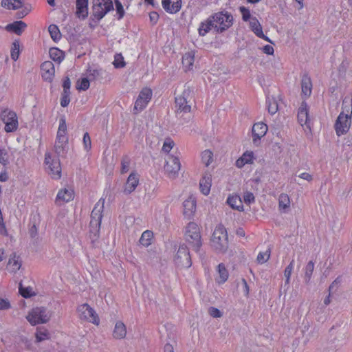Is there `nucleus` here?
<instances>
[{
	"instance_id": "nucleus-1",
	"label": "nucleus",
	"mask_w": 352,
	"mask_h": 352,
	"mask_svg": "<svg viewBox=\"0 0 352 352\" xmlns=\"http://www.w3.org/2000/svg\"><path fill=\"white\" fill-rule=\"evenodd\" d=\"M175 107L177 117H182L184 113H189L194 101V87L188 82L184 85V90L180 93L176 89Z\"/></svg>"
},
{
	"instance_id": "nucleus-2",
	"label": "nucleus",
	"mask_w": 352,
	"mask_h": 352,
	"mask_svg": "<svg viewBox=\"0 0 352 352\" xmlns=\"http://www.w3.org/2000/svg\"><path fill=\"white\" fill-rule=\"evenodd\" d=\"M185 240L190 247L198 252L202 245L200 229L195 222H190L186 227Z\"/></svg>"
},
{
	"instance_id": "nucleus-3",
	"label": "nucleus",
	"mask_w": 352,
	"mask_h": 352,
	"mask_svg": "<svg viewBox=\"0 0 352 352\" xmlns=\"http://www.w3.org/2000/svg\"><path fill=\"white\" fill-rule=\"evenodd\" d=\"M211 245L217 252H226L228 248V234L223 225L217 226L212 234Z\"/></svg>"
},
{
	"instance_id": "nucleus-4",
	"label": "nucleus",
	"mask_w": 352,
	"mask_h": 352,
	"mask_svg": "<svg viewBox=\"0 0 352 352\" xmlns=\"http://www.w3.org/2000/svg\"><path fill=\"white\" fill-rule=\"evenodd\" d=\"M104 204V199L102 198L100 199L91 213L90 232L96 237H98L99 235Z\"/></svg>"
},
{
	"instance_id": "nucleus-5",
	"label": "nucleus",
	"mask_w": 352,
	"mask_h": 352,
	"mask_svg": "<svg viewBox=\"0 0 352 352\" xmlns=\"http://www.w3.org/2000/svg\"><path fill=\"white\" fill-rule=\"evenodd\" d=\"M214 30L217 32H223L232 25L233 17L228 13L218 12L211 17Z\"/></svg>"
},
{
	"instance_id": "nucleus-6",
	"label": "nucleus",
	"mask_w": 352,
	"mask_h": 352,
	"mask_svg": "<svg viewBox=\"0 0 352 352\" xmlns=\"http://www.w3.org/2000/svg\"><path fill=\"white\" fill-rule=\"evenodd\" d=\"M113 9L112 0H93V15L98 20L102 19L107 12Z\"/></svg>"
},
{
	"instance_id": "nucleus-7",
	"label": "nucleus",
	"mask_w": 352,
	"mask_h": 352,
	"mask_svg": "<svg viewBox=\"0 0 352 352\" xmlns=\"http://www.w3.org/2000/svg\"><path fill=\"white\" fill-rule=\"evenodd\" d=\"M26 318L32 325H36L46 323L50 320V316L45 307H40L32 309Z\"/></svg>"
},
{
	"instance_id": "nucleus-8",
	"label": "nucleus",
	"mask_w": 352,
	"mask_h": 352,
	"mask_svg": "<svg viewBox=\"0 0 352 352\" xmlns=\"http://www.w3.org/2000/svg\"><path fill=\"white\" fill-rule=\"evenodd\" d=\"M45 164L47 166L49 174L51 175L53 178H60L61 167L58 158L52 157L50 153H46L45 155Z\"/></svg>"
},
{
	"instance_id": "nucleus-9",
	"label": "nucleus",
	"mask_w": 352,
	"mask_h": 352,
	"mask_svg": "<svg viewBox=\"0 0 352 352\" xmlns=\"http://www.w3.org/2000/svg\"><path fill=\"white\" fill-rule=\"evenodd\" d=\"M175 262L178 267L188 268L191 266V257L186 245L182 244L179 247L175 256Z\"/></svg>"
},
{
	"instance_id": "nucleus-10",
	"label": "nucleus",
	"mask_w": 352,
	"mask_h": 352,
	"mask_svg": "<svg viewBox=\"0 0 352 352\" xmlns=\"http://www.w3.org/2000/svg\"><path fill=\"white\" fill-rule=\"evenodd\" d=\"M1 118L5 124L6 132H13L17 129L18 120L15 112L8 109L3 110L1 113Z\"/></svg>"
},
{
	"instance_id": "nucleus-11",
	"label": "nucleus",
	"mask_w": 352,
	"mask_h": 352,
	"mask_svg": "<svg viewBox=\"0 0 352 352\" xmlns=\"http://www.w3.org/2000/svg\"><path fill=\"white\" fill-rule=\"evenodd\" d=\"M351 123V116L350 114L341 112L335 123V130L336 134L340 136L348 132Z\"/></svg>"
},
{
	"instance_id": "nucleus-12",
	"label": "nucleus",
	"mask_w": 352,
	"mask_h": 352,
	"mask_svg": "<svg viewBox=\"0 0 352 352\" xmlns=\"http://www.w3.org/2000/svg\"><path fill=\"white\" fill-rule=\"evenodd\" d=\"M152 90L149 88L145 87L141 90L135 102L133 108L134 113L142 111L147 106L152 98Z\"/></svg>"
},
{
	"instance_id": "nucleus-13",
	"label": "nucleus",
	"mask_w": 352,
	"mask_h": 352,
	"mask_svg": "<svg viewBox=\"0 0 352 352\" xmlns=\"http://www.w3.org/2000/svg\"><path fill=\"white\" fill-rule=\"evenodd\" d=\"M181 168V164L178 157L168 155L166 160L164 170L170 179H175Z\"/></svg>"
},
{
	"instance_id": "nucleus-14",
	"label": "nucleus",
	"mask_w": 352,
	"mask_h": 352,
	"mask_svg": "<svg viewBox=\"0 0 352 352\" xmlns=\"http://www.w3.org/2000/svg\"><path fill=\"white\" fill-rule=\"evenodd\" d=\"M79 317L94 324L99 323V318L95 311L88 304H82L78 307Z\"/></svg>"
},
{
	"instance_id": "nucleus-15",
	"label": "nucleus",
	"mask_w": 352,
	"mask_h": 352,
	"mask_svg": "<svg viewBox=\"0 0 352 352\" xmlns=\"http://www.w3.org/2000/svg\"><path fill=\"white\" fill-rule=\"evenodd\" d=\"M41 76L47 82H52L55 75L54 65L51 61H45L41 65Z\"/></svg>"
},
{
	"instance_id": "nucleus-16",
	"label": "nucleus",
	"mask_w": 352,
	"mask_h": 352,
	"mask_svg": "<svg viewBox=\"0 0 352 352\" xmlns=\"http://www.w3.org/2000/svg\"><path fill=\"white\" fill-rule=\"evenodd\" d=\"M267 131V126L263 122H258L252 126L253 142L256 144Z\"/></svg>"
},
{
	"instance_id": "nucleus-17",
	"label": "nucleus",
	"mask_w": 352,
	"mask_h": 352,
	"mask_svg": "<svg viewBox=\"0 0 352 352\" xmlns=\"http://www.w3.org/2000/svg\"><path fill=\"white\" fill-rule=\"evenodd\" d=\"M68 149V138H58L54 144V151L58 157H63Z\"/></svg>"
},
{
	"instance_id": "nucleus-18",
	"label": "nucleus",
	"mask_w": 352,
	"mask_h": 352,
	"mask_svg": "<svg viewBox=\"0 0 352 352\" xmlns=\"http://www.w3.org/2000/svg\"><path fill=\"white\" fill-rule=\"evenodd\" d=\"M184 215L190 219L194 214L196 210V200L195 198L190 197L183 203Z\"/></svg>"
},
{
	"instance_id": "nucleus-19",
	"label": "nucleus",
	"mask_w": 352,
	"mask_h": 352,
	"mask_svg": "<svg viewBox=\"0 0 352 352\" xmlns=\"http://www.w3.org/2000/svg\"><path fill=\"white\" fill-rule=\"evenodd\" d=\"M139 184V177L135 173H131L125 184V188L124 192L126 194H130L135 190V188Z\"/></svg>"
},
{
	"instance_id": "nucleus-20",
	"label": "nucleus",
	"mask_w": 352,
	"mask_h": 352,
	"mask_svg": "<svg viewBox=\"0 0 352 352\" xmlns=\"http://www.w3.org/2000/svg\"><path fill=\"white\" fill-rule=\"evenodd\" d=\"M74 197V192L72 189H61L57 194L56 201L58 204L62 203L68 202L72 200Z\"/></svg>"
},
{
	"instance_id": "nucleus-21",
	"label": "nucleus",
	"mask_w": 352,
	"mask_h": 352,
	"mask_svg": "<svg viewBox=\"0 0 352 352\" xmlns=\"http://www.w3.org/2000/svg\"><path fill=\"white\" fill-rule=\"evenodd\" d=\"M164 9L171 14L177 12L182 6L181 0H162Z\"/></svg>"
},
{
	"instance_id": "nucleus-22",
	"label": "nucleus",
	"mask_w": 352,
	"mask_h": 352,
	"mask_svg": "<svg viewBox=\"0 0 352 352\" xmlns=\"http://www.w3.org/2000/svg\"><path fill=\"white\" fill-rule=\"evenodd\" d=\"M298 120L300 125H306L309 122L307 104L302 102L298 111Z\"/></svg>"
},
{
	"instance_id": "nucleus-23",
	"label": "nucleus",
	"mask_w": 352,
	"mask_h": 352,
	"mask_svg": "<svg viewBox=\"0 0 352 352\" xmlns=\"http://www.w3.org/2000/svg\"><path fill=\"white\" fill-rule=\"evenodd\" d=\"M76 15L85 19L88 16V0H76Z\"/></svg>"
},
{
	"instance_id": "nucleus-24",
	"label": "nucleus",
	"mask_w": 352,
	"mask_h": 352,
	"mask_svg": "<svg viewBox=\"0 0 352 352\" xmlns=\"http://www.w3.org/2000/svg\"><path fill=\"white\" fill-rule=\"evenodd\" d=\"M228 204L234 210L238 211L243 210V205L240 196L237 195H230L227 199Z\"/></svg>"
},
{
	"instance_id": "nucleus-25",
	"label": "nucleus",
	"mask_w": 352,
	"mask_h": 352,
	"mask_svg": "<svg viewBox=\"0 0 352 352\" xmlns=\"http://www.w3.org/2000/svg\"><path fill=\"white\" fill-rule=\"evenodd\" d=\"M250 25L252 31L254 32V34L260 37L265 38V41L268 42H271L270 40L264 35L262 30V27L258 22V21L256 18H252L250 21Z\"/></svg>"
},
{
	"instance_id": "nucleus-26",
	"label": "nucleus",
	"mask_w": 352,
	"mask_h": 352,
	"mask_svg": "<svg viewBox=\"0 0 352 352\" xmlns=\"http://www.w3.org/2000/svg\"><path fill=\"white\" fill-rule=\"evenodd\" d=\"M126 334V328L125 324L121 322L118 321L114 327L113 336L116 339H122L125 338Z\"/></svg>"
},
{
	"instance_id": "nucleus-27",
	"label": "nucleus",
	"mask_w": 352,
	"mask_h": 352,
	"mask_svg": "<svg viewBox=\"0 0 352 352\" xmlns=\"http://www.w3.org/2000/svg\"><path fill=\"white\" fill-rule=\"evenodd\" d=\"M195 51L186 52L182 57V64L186 70H190L192 68L195 60Z\"/></svg>"
},
{
	"instance_id": "nucleus-28",
	"label": "nucleus",
	"mask_w": 352,
	"mask_h": 352,
	"mask_svg": "<svg viewBox=\"0 0 352 352\" xmlns=\"http://www.w3.org/2000/svg\"><path fill=\"white\" fill-rule=\"evenodd\" d=\"M302 92L306 96H309L311 93L312 84L311 78L307 74L303 75L301 80Z\"/></svg>"
},
{
	"instance_id": "nucleus-29",
	"label": "nucleus",
	"mask_w": 352,
	"mask_h": 352,
	"mask_svg": "<svg viewBox=\"0 0 352 352\" xmlns=\"http://www.w3.org/2000/svg\"><path fill=\"white\" fill-rule=\"evenodd\" d=\"M26 28V24L22 21H17L6 26V30L10 32L20 34Z\"/></svg>"
},
{
	"instance_id": "nucleus-30",
	"label": "nucleus",
	"mask_w": 352,
	"mask_h": 352,
	"mask_svg": "<svg viewBox=\"0 0 352 352\" xmlns=\"http://www.w3.org/2000/svg\"><path fill=\"white\" fill-rule=\"evenodd\" d=\"M290 206V199L287 194L282 193L278 197L279 210L283 212H286Z\"/></svg>"
},
{
	"instance_id": "nucleus-31",
	"label": "nucleus",
	"mask_w": 352,
	"mask_h": 352,
	"mask_svg": "<svg viewBox=\"0 0 352 352\" xmlns=\"http://www.w3.org/2000/svg\"><path fill=\"white\" fill-rule=\"evenodd\" d=\"M49 54L50 58L54 61L58 62V63H60L65 57L64 52L56 47H51L49 50Z\"/></svg>"
},
{
	"instance_id": "nucleus-32",
	"label": "nucleus",
	"mask_w": 352,
	"mask_h": 352,
	"mask_svg": "<svg viewBox=\"0 0 352 352\" xmlns=\"http://www.w3.org/2000/svg\"><path fill=\"white\" fill-rule=\"evenodd\" d=\"M199 186L201 192L205 195H208L211 187L210 175H205L200 181Z\"/></svg>"
},
{
	"instance_id": "nucleus-33",
	"label": "nucleus",
	"mask_w": 352,
	"mask_h": 352,
	"mask_svg": "<svg viewBox=\"0 0 352 352\" xmlns=\"http://www.w3.org/2000/svg\"><path fill=\"white\" fill-rule=\"evenodd\" d=\"M23 0H3L1 6L8 9L16 10L22 7Z\"/></svg>"
},
{
	"instance_id": "nucleus-34",
	"label": "nucleus",
	"mask_w": 352,
	"mask_h": 352,
	"mask_svg": "<svg viewBox=\"0 0 352 352\" xmlns=\"http://www.w3.org/2000/svg\"><path fill=\"white\" fill-rule=\"evenodd\" d=\"M217 267L219 276L217 278V280L219 283H223L227 280L228 278V270L223 263L219 264Z\"/></svg>"
},
{
	"instance_id": "nucleus-35",
	"label": "nucleus",
	"mask_w": 352,
	"mask_h": 352,
	"mask_svg": "<svg viewBox=\"0 0 352 352\" xmlns=\"http://www.w3.org/2000/svg\"><path fill=\"white\" fill-rule=\"evenodd\" d=\"M266 104L267 106L268 112L271 115H274L278 111V102L274 98L267 97L266 100Z\"/></svg>"
},
{
	"instance_id": "nucleus-36",
	"label": "nucleus",
	"mask_w": 352,
	"mask_h": 352,
	"mask_svg": "<svg viewBox=\"0 0 352 352\" xmlns=\"http://www.w3.org/2000/svg\"><path fill=\"white\" fill-rule=\"evenodd\" d=\"M152 237L153 232L150 230H146L142 234L139 242L143 246L148 247L151 244Z\"/></svg>"
},
{
	"instance_id": "nucleus-37",
	"label": "nucleus",
	"mask_w": 352,
	"mask_h": 352,
	"mask_svg": "<svg viewBox=\"0 0 352 352\" xmlns=\"http://www.w3.org/2000/svg\"><path fill=\"white\" fill-rule=\"evenodd\" d=\"M48 32L54 42L56 43L59 41L61 34L58 28L56 25H50L48 28Z\"/></svg>"
},
{
	"instance_id": "nucleus-38",
	"label": "nucleus",
	"mask_w": 352,
	"mask_h": 352,
	"mask_svg": "<svg viewBox=\"0 0 352 352\" xmlns=\"http://www.w3.org/2000/svg\"><path fill=\"white\" fill-rule=\"evenodd\" d=\"M214 28V25L210 17L206 22L202 23L199 28V33L200 35H205L211 28Z\"/></svg>"
},
{
	"instance_id": "nucleus-39",
	"label": "nucleus",
	"mask_w": 352,
	"mask_h": 352,
	"mask_svg": "<svg viewBox=\"0 0 352 352\" xmlns=\"http://www.w3.org/2000/svg\"><path fill=\"white\" fill-rule=\"evenodd\" d=\"M314 270V263L310 261L305 268V281L306 283H309L311 280V278Z\"/></svg>"
},
{
	"instance_id": "nucleus-40",
	"label": "nucleus",
	"mask_w": 352,
	"mask_h": 352,
	"mask_svg": "<svg viewBox=\"0 0 352 352\" xmlns=\"http://www.w3.org/2000/svg\"><path fill=\"white\" fill-rule=\"evenodd\" d=\"M345 113L352 115V96L345 97L342 101V111Z\"/></svg>"
},
{
	"instance_id": "nucleus-41",
	"label": "nucleus",
	"mask_w": 352,
	"mask_h": 352,
	"mask_svg": "<svg viewBox=\"0 0 352 352\" xmlns=\"http://www.w3.org/2000/svg\"><path fill=\"white\" fill-rule=\"evenodd\" d=\"M213 153L210 150H205L201 153V161L206 165L208 166L212 162Z\"/></svg>"
},
{
	"instance_id": "nucleus-42",
	"label": "nucleus",
	"mask_w": 352,
	"mask_h": 352,
	"mask_svg": "<svg viewBox=\"0 0 352 352\" xmlns=\"http://www.w3.org/2000/svg\"><path fill=\"white\" fill-rule=\"evenodd\" d=\"M19 289L20 294L25 298L35 295L31 287H23L21 283L19 284Z\"/></svg>"
},
{
	"instance_id": "nucleus-43",
	"label": "nucleus",
	"mask_w": 352,
	"mask_h": 352,
	"mask_svg": "<svg viewBox=\"0 0 352 352\" xmlns=\"http://www.w3.org/2000/svg\"><path fill=\"white\" fill-rule=\"evenodd\" d=\"M67 125L65 118H61L59 122V126L57 132L58 138H67L66 136Z\"/></svg>"
},
{
	"instance_id": "nucleus-44",
	"label": "nucleus",
	"mask_w": 352,
	"mask_h": 352,
	"mask_svg": "<svg viewBox=\"0 0 352 352\" xmlns=\"http://www.w3.org/2000/svg\"><path fill=\"white\" fill-rule=\"evenodd\" d=\"M102 75V69L90 68L87 70V77L91 80L98 79Z\"/></svg>"
},
{
	"instance_id": "nucleus-45",
	"label": "nucleus",
	"mask_w": 352,
	"mask_h": 352,
	"mask_svg": "<svg viewBox=\"0 0 352 352\" xmlns=\"http://www.w3.org/2000/svg\"><path fill=\"white\" fill-rule=\"evenodd\" d=\"M8 265L12 272H16L20 269L21 265L18 260L15 259V256H14V258L9 259Z\"/></svg>"
},
{
	"instance_id": "nucleus-46",
	"label": "nucleus",
	"mask_w": 352,
	"mask_h": 352,
	"mask_svg": "<svg viewBox=\"0 0 352 352\" xmlns=\"http://www.w3.org/2000/svg\"><path fill=\"white\" fill-rule=\"evenodd\" d=\"M49 333L45 329H38L36 333V339L38 342L47 340Z\"/></svg>"
},
{
	"instance_id": "nucleus-47",
	"label": "nucleus",
	"mask_w": 352,
	"mask_h": 352,
	"mask_svg": "<svg viewBox=\"0 0 352 352\" xmlns=\"http://www.w3.org/2000/svg\"><path fill=\"white\" fill-rule=\"evenodd\" d=\"M294 261L292 260L285 270L284 276L285 277V285H288L289 283L292 272L294 268Z\"/></svg>"
},
{
	"instance_id": "nucleus-48",
	"label": "nucleus",
	"mask_w": 352,
	"mask_h": 352,
	"mask_svg": "<svg viewBox=\"0 0 352 352\" xmlns=\"http://www.w3.org/2000/svg\"><path fill=\"white\" fill-rule=\"evenodd\" d=\"M113 65L116 68H122L125 66V62L124 58L121 54H117L115 55Z\"/></svg>"
},
{
	"instance_id": "nucleus-49",
	"label": "nucleus",
	"mask_w": 352,
	"mask_h": 352,
	"mask_svg": "<svg viewBox=\"0 0 352 352\" xmlns=\"http://www.w3.org/2000/svg\"><path fill=\"white\" fill-rule=\"evenodd\" d=\"M70 102V92L63 91L60 98V105L66 107Z\"/></svg>"
},
{
	"instance_id": "nucleus-50",
	"label": "nucleus",
	"mask_w": 352,
	"mask_h": 352,
	"mask_svg": "<svg viewBox=\"0 0 352 352\" xmlns=\"http://www.w3.org/2000/svg\"><path fill=\"white\" fill-rule=\"evenodd\" d=\"M21 51L20 45H13L10 50L11 58L16 61L19 58Z\"/></svg>"
},
{
	"instance_id": "nucleus-51",
	"label": "nucleus",
	"mask_w": 352,
	"mask_h": 352,
	"mask_svg": "<svg viewBox=\"0 0 352 352\" xmlns=\"http://www.w3.org/2000/svg\"><path fill=\"white\" fill-rule=\"evenodd\" d=\"M89 78H83L81 79L80 82V85L77 86V89L79 90H83L86 91L89 87Z\"/></svg>"
},
{
	"instance_id": "nucleus-52",
	"label": "nucleus",
	"mask_w": 352,
	"mask_h": 352,
	"mask_svg": "<svg viewBox=\"0 0 352 352\" xmlns=\"http://www.w3.org/2000/svg\"><path fill=\"white\" fill-rule=\"evenodd\" d=\"M82 142H83L85 149L87 151L90 150L91 148V141L89 134L87 132L85 133V134L83 135Z\"/></svg>"
},
{
	"instance_id": "nucleus-53",
	"label": "nucleus",
	"mask_w": 352,
	"mask_h": 352,
	"mask_svg": "<svg viewBox=\"0 0 352 352\" xmlns=\"http://www.w3.org/2000/svg\"><path fill=\"white\" fill-rule=\"evenodd\" d=\"M270 252L266 251L265 252H260L257 256V261L259 263H264L270 258Z\"/></svg>"
},
{
	"instance_id": "nucleus-54",
	"label": "nucleus",
	"mask_w": 352,
	"mask_h": 352,
	"mask_svg": "<svg viewBox=\"0 0 352 352\" xmlns=\"http://www.w3.org/2000/svg\"><path fill=\"white\" fill-rule=\"evenodd\" d=\"M342 278L341 276L337 277L333 283L329 287V292H336L340 284L341 283Z\"/></svg>"
},
{
	"instance_id": "nucleus-55",
	"label": "nucleus",
	"mask_w": 352,
	"mask_h": 352,
	"mask_svg": "<svg viewBox=\"0 0 352 352\" xmlns=\"http://www.w3.org/2000/svg\"><path fill=\"white\" fill-rule=\"evenodd\" d=\"M116 12L118 14V19H122L124 15V10L121 2L119 0H115Z\"/></svg>"
},
{
	"instance_id": "nucleus-56",
	"label": "nucleus",
	"mask_w": 352,
	"mask_h": 352,
	"mask_svg": "<svg viewBox=\"0 0 352 352\" xmlns=\"http://www.w3.org/2000/svg\"><path fill=\"white\" fill-rule=\"evenodd\" d=\"M349 67V62L346 60H344L338 67L339 74L340 76H344L347 68Z\"/></svg>"
},
{
	"instance_id": "nucleus-57",
	"label": "nucleus",
	"mask_w": 352,
	"mask_h": 352,
	"mask_svg": "<svg viewBox=\"0 0 352 352\" xmlns=\"http://www.w3.org/2000/svg\"><path fill=\"white\" fill-rule=\"evenodd\" d=\"M243 200L245 204H250L252 202H254L255 197L252 192H246L243 195Z\"/></svg>"
},
{
	"instance_id": "nucleus-58",
	"label": "nucleus",
	"mask_w": 352,
	"mask_h": 352,
	"mask_svg": "<svg viewBox=\"0 0 352 352\" xmlns=\"http://www.w3.org/2000/svg\"><path fill=\"white\" fill-rule=\"evenodd\" d=\"M240 12H241L242 14V18L243 19V21H248L249 19H250V10L245 8V7H240Z\"/></svg>"
},
{
	"instance_id": "nucleus-59",
	"label": "nucleus",
	"mask_w": 352,
	"mask_h": 352,
	"mask_svg": "<svg viewBox=\"0 0 352 352\" xmlns=\"http://www.w3.org/2000/svg\"><path fill=\"white\" fill-rule=\"evenodd\" d=\"M208 313L213 318H220L222 316L220 310L213 307L209 308Z\"/></svg>"
},
{
	"instance_id": "nucleus-60",
	"label": "nucleus",
	"mask_w": 352,
	"mask_h": 352,
	"mask_svg": "<svg viewBox=\"0 0 352 352\" xmlns=\"http://www.w3.org/2000/svg\"><path fill=\"white\" fill-rule=\"evenodd\" d=\"M173 145H174V143L172 140H167L164 142V143L163 144L162 150L164 152L168 153L173 148Z\"/></svg>"
},
{
	"instance_id": "nucleus-61",
	"label": "nucleus",
	"mask_w": 352,
	"mask_h": 352,
	"mask_svg": "<svg viewBox=\"0 0 352 352\" xmlns=\"http://www.w3.org/2000/svg\"><path fill=\"white\" fill-rule=\"evenodd\" d=\"M70 87H71V81L68 76L65 77L63 83V91L66 92H70Z\"/></svg>"
},
{
	"instance_id": "nucleus-62",
	"label": "nucleus",
	"mask_w": 352,
	"mask_h": 352,
	"mask_svg": "<svg viewBox=\"0 0 352 352\" xmlns=\"http://www.w3.org/2000/svg\"><path fill=\"white\" fill-rule=\"evenodd\" d=\"M242 158H245L247 160L245 161V163L250 164L252 163L253 161V153L252 152H245L241 156Z\"/></svg>"
},
{
	"instance_id": "nucleus-63",
	"label": "nucleus",
	"mask_w": 352,
	"mask_h": 352,
	"mask_svg": "<svg viewBox=\"0 0 352 352\" xmlns=\"http://www.w3.org/2000/svg\"><path fill=\"white\" fill-rule=\"evenodd\" d=\"M10 304L8 300L0 298V310L8 309Z\"/></svg>"
},
{
	"instance_id": "nucleus-64",
	"label": "nucleus",
	"mask_w": 352,
	"mask_h": 352,
	"mask_svg": "<svg viewBox=\"0 0 352 352\" xmlns=\"http://www.w3.org/2000/svg\"><path fill=\"white\" fill-rule=\"evenodd\" d=\"M263 52L269 55L273 54L274 48L272 45H264L261 49Z\"/></svg>"
}]
</instances>
